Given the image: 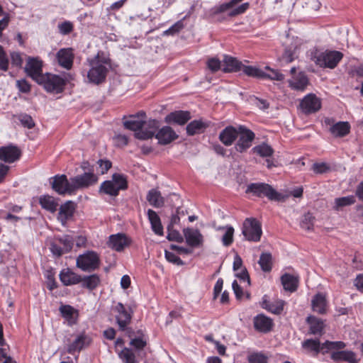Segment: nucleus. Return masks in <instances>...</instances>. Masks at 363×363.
Segmentation results:
<instances>
[{
	"label": "nucleus",
	"instance_id": "obj_26",
	"mask_svg": "<svg viewBox=\"0 0 363 363\" xmlns=\"http://www.w3.org/2000/svg\"><path fill=\"white\" fill-rule=\"evenodd\" d=\"M60 279L65 286L76 284L82 281L81 277L69 269H63L60 274Z\"/></svg>",
	"mask_w": 363,
	"mask_h": 363
},
{
	"label": "nucleus",
	"instance_id": "obj_30",
	"mask_svg": "<svg viewBox=\"0 0 363 363\" xmlns=\"http://www.w3.org/2000/svg\"><path fill=\"white\" fill-rule=\"evenodd\" d=\"M313 311L320 314H324L327 311V302L325 296L323 294H317L312 299Z\"/></svg>",
	"mask_w": 363,
	"mask_h": 363
},
{
	"label": "nucleus",
	"instance_id": "obj_34",
	"mask_svg": "<svg viewBox=\"0 0 363 363\" xmlns=\"http://www.w3.org/2000/svg\"><path fill=\"white\" fill-rule=\"evenodd\" d=\"M147 200L151 206L155 208L162 207L164 204V199L162 196L161 193L155 189L148 191Z\"/></svg>",
	"mask_w": 363,
	"mask_h": 363
},
{
	"label": "nucleus",
	"instance_id": "obj_64",
	"mask_svg": "<svg viewBox=\"0 0 363 363\" xmlns=\"http://www.w3.org/2000/svg\"><path fill=\"white\" fill-rule=\"evenodd\" d=\"M97 163L102 174L107 172V171L111 167V162L108 160H99Z\"/></svg>",
	"mask_w": 363,
	"mask_h": 363
},
{
	"label": "nucleus",
	"instance_id": "obj_44",
	"mask_svg": "<svg viewBox=\"0 0 363 363\" xmlns=\"http://www.w3.org/2000/svg\"><path fill=\"white\" fill-rule=\"evenodd\" d=\"M252 151L262 157H270L274 153L272 147L266 143L254 147Z\"/></svg>",
	"mask_w": 363,
	"mask_h": 363
},
{
	"label": "nucleus",
	"instance_id": "obj_51",
	"mask_svg": "<svg viewBox=\"0 0 363 363\" xmlns=\"http://www.w3.org/2000/svg\"><path fill=\"white\" fill-rule=\"evenodd\" d=\"M314 219L315 218L311 213H306L301 223V228L306 230H312L313 229Z\"/></svg>",
	"mask_w": 363,
	"mask_h": 363
},
{
	"label": "nucleus",
	"instance_id": "obj_29",
	"mask_svg": "<svg viewBox=\"0 0 363 363\" xmlns=\"http://www.w3.org/2000/svg\"><path fill=\"white\" fill-rule=\"evenodd\" d=\"M289 83L292 89L303 91L308 84V79L305 74L300 72L294 75L293 78L289 81Z\"/></svg>",
	"mask_w": 363,
	"mask_h": 363
},
{
	"label": "nucleus",
	"instance_id": "obj_56",
	"mask_svg": "<svg viewBox=\"0 0 363 363\" xmlns=\"http://www.w3.org/2000/svg\"><path fill=\"white\" fill-rule=\"evenodd\" d=\"M19 120L22 125L27 128H33L35 126V123L32 117L27 114H22L19 116Z\"/></svg>",
	"mask_w": 363,
	"mask_h": 363
},
{
	"label": "nucleus",
	"instance_id": "obj_18",
	"mask_svg": "<svg viewBox=\"0 0 363 363\" xmlns=\"http://www.w3.org/2000/svg\"><path fill=\"white\" fill-rule=\"evenodd\" d=\"M21 155L20 149L15 145L0 147V160L5 162L12 163L18 160Z\"/></svg>",
	"mask_w": 363,
	"mask_h": 363
},
{
	"label": "nucleus",
	"instance_id": "obj_15",
	"mask_svg": "<svg viewBox=\"0 0 363 363\" xmlns=\"http://www.w3.org/2000/svg\"><path fill=\"white\" fill-rule=\"evenodd\" d=\"M300 106L305 113H311L316 112L320 108L321 102L315 94H309L302 99Z\"/></svg>",
	"mask_w": 363,
	"mask_h": 363
},
{
	"label": "nucleus",
	"instance_id": "obj_48",
	"mask_svg": "<svg viewBox=\"0 0 363 363\" xmlns=\"http://www.w3.org/2000/svg\"><path fill=\"white\" fill-rule=\"evenodd\" d=\"M265 69L268 70L269 73L264 72V79L281 82L285 78L284 75L279 70L272 69L269 67H266Z\"/></svg>",
	"mask_w": 363,
	"mask_h": 363
},
{
	"label": "nucleus",
	"instance_id": "obj_59",
	"mask_svg": "<svg viewBox=\"0 0 363 363\" xmlns=\"http://www.w3.org/2000/svg\"><path fill=\"white\" fill-rule=\"evenodd\" d=\"M165 257L167 261L169 262H172L177 265H183L184 262L183 261L177 256L174 253L169 252L167 250L164 251Z\"/></svg>",
	"mask_w": 363,
	"mask_h": 363
},
{
	"label": "nucleus",
	"instance_id": "obj_5",
	"mask_svg": "<svg viewBox=\"0 0 363 363\" xmlns=\"http://www.w3.org/2000/svg\"><path fill=\"white\" fill-rule=\"evenodd\" d=\"M128 187L125 177L120 174H113L111 181H105L100 187V191L111 195L117 196L120 190L126 189Z\"/></svg>",
	"mask_w": 363,
	"mask_h": 363
},
{
	"label": "nucleus",
	"instance_id": "obj_50",
	"mask_svg": "<svg viewBox=\"0 0 363 363\" xmlns=\"http://www.w3.org/2000/svg\"><path fill=\"white\" fill-rule=\"evenodd\" d=\"M242 1V0H231L230 1H229L228 3H225L220 6H215L214 8L212 9V12H213V13L216 14V13H219L226 11L229 9L232 8L234 5H235L236 4H238Z\"/></svg>",
	"mask_w": 363,
	"mask_h": 363
},
{
	"label": "nucleus",
	"instance_id": "obj_20",
	"mask_svg": "<svg viewBox=\"0 0 363 363\" xmlns=\"http://www.w3.org/2000/svg\"><path fill=\"white\" fill-rule=\"evenodd\" d=\"M158 143L161 145H167L176 140L178 135L169 126H164L155 135Z\"/></svg>",
	"mask_w": 363,
	"mask_h": 363
},
{
	"label": "nucleus",
	"instance_id": "obj_8",
	"mask_svg": "<svg viewBox=\"0 0 363 363\" xmlns=\"http://www.w3.org/2000/svg\"><path fill=\"white\" fill-rule=\"evenodd\" d=\"M100 259L98 254L94 251L79 255L77 259V266L83 271H94L99 268Z\"/></svg>",
	"mask_w": 363,
	"mask_h": 363
},
{
	"label": "nucleus",
	"instance_id": "obj_7",
	"mask_svg": "<svg viewBox=\"0 0 363 363\" xmlns=\"http://www.w3.org/2000/svg\"><path fill=\"white\" fill-rule=\"evenodd\" d=\"M342 58V54L338 51H325L318 56H314L312 60L321 67L335 68Z\"/></svg>",
	"mask_w": 363,
	"mask_h": 363
},
{
	"label": "nucleus",
	"instance_id": "obj_53",
	"mask_svg": "<svg viewBox=\"0 0 363 363\" xmlns=\"http://www.w3.org/2000/svg\"><path fill=\"white\" fill-rule=\"evenodd\" d=\"M9 60L3 47H0V70L7 71L9 69Z\"/></svg>",
	"mask_w": 363,
	"mask_h": 363
},
{
	"label": "nucleus",
	"instance_id": "obj_31",
	"mask_svg": "<svg viewBox=\"0 0 363 363\" xmlns=\"http://www.w3.org/2000/svg\"><path fill=\"white\" fill-rule=\"evenodd\" d=\"M281 281L285 291L294 292L298 288V279L291 274H284L281 277Z\"/></svg>",
	"mask_w": 363,
	"mask_h": 363
},
{
	"label": "nucleus",
	"instance_id": "obj_57",
	"mask_svg": "<svg viewBox=\"0 0 363 363\" xmlns=\"http://www.w3.org/2000/svg\"><path fill=\"white\" fill-rule=\"evenodd\" d=\"M312 169L316 174H323L330 170V167L325 162L314 163L312 166Z\"/></svg>",
	"mask_w": 363,
	"mask_h": 363
},
{
	"label": "nucleus",
	"instance_id": "obj_40",
	"mask_svg": "<svg viewBox=\"0 0 363 363\" xmlns=\"http://www.w3.org/2000/svg\"><path fill=\"white\" fill-rule=\"evenodd\" d=\"M355 201H356L354 196L336 198L334 201V206L333 208L335 211H340L345 206L354 204Z\"/></svg>",
	"mask_w": 363,
	"mask_h": 363
},
{
	"label": "nucleus",
	"instance_id": "obj_3",
	"mask_svg": "<svg viewBox=\"0 0 363 363\" xmlns=\"http://www.w3.org/2000/svg\"><path fill=\"white\" fill-rule=\"evenodd\" d=\"M74 78L71 74H66L63 77L57 74L46 73L42 77V79L37 83L42 85L48 92L60 93L64 89L67 82Z\"/></svg>",
	"mask_w": 363,
	"mask_h": 363
},
{
	"label": "nucleus",
	"instance_id": "obj_12",
	"mask_svg": "<svg viewBox=\"0 0 363 363\" xmlns=\"http://www.w3.org/2000/svg\"><path fill=\"white\" fill-rule=\"evenodd\" d=\"M43 62L38 57H28L25 67V72L34 81L38 82L42 79L43 74Z\"/></svg>",
	"mask_w": 363,
	"mask_h": 363
},
{
	"label": "nucleus",
	"instance_id": "obj_36",
	"mask_svg": "<svg viewBox=\"0 0 363 363\" xmlns=\"http://www.w3.org/2000/svg\"><path fill=\"white\" fill-rule=\"evenodd\" d=\"M350 126L347 122H337L330 128V133L335 137H343L349 133Z\"/></svg>",
	"mask_w": 363,
	"mask_h": 363
},
{
	"label": "nucleus",
	"instance_id": "obj_23",
	"mask_svg": "<svg viewBox=\"0 0 363 363\" xmlns=\"http://www.w3.org/2000/svg\"><path fill=\"white\" fill-rule=\"evenodd\" d=\"M254 326L259 332L268 333L272 328L273 322L271 318L260 314L254 318Z\"/></svg>",
	"mask_w": 363,
	"mask_h": 363
},
{
	"label": "nucleus",
	"instance_id": "obj_49",
	"mask_svg": "<svg viewBox=\"0 0 363 363\" xmlns=\"http://www.w3.org/2000/svg\"><path fill=\"white\" fill-rule=\"evenodd\" d=\"M184 28V22L180 20L173 24L169 28L163 32V35H172L174 36L178 34L182 29Z\"/></svg>",
	"mask_w": 363,
	"mask_h": 363
},
{
	"label": "nucleus",
	"instance_id": "obj_10",
	"mask_svg": "<svg viewBox=\"0 0 363 363\" xmlns=\"http://www.w3.org/2000/svg\"><path fill=\"white\" fill-rule=\"evenodd\" d=\"M52 188L60 195L72 194L73 191L71 178L68 180L65 174L56 175L52 178Z\"/></svg>",
	"mask_w": 363,
	"mask_h": 363
},
{
	"label": "nucleus",
	"instance_id": "obj_9",
	"mask_svg": "<svg viewBox=\"0 0 363 363\" xmlns=\"http://www.w3.org/2000/svg\"><path fill=\"white\" fill-rule=\"evenodd\" d=\"M71 180L74 192L77 189H86L94 185L98 181V177L93 171H89L83 174L71 177Z\"/></svg>",
	"mask_w": 363,
	"mask_h": 363
},
{
	"label": "nucleus",
	"instance_id": "obj_61",
	"mask_svg": "<svg viewBox=\"0 0 363 363\" xmlns=\"http://www.w3.org/2000/svg\"><path fill=\"white\" fill-rule=\"evenodd\" d=\"M50 250L52 254L57 257H60L62 255L65 254L63 248L58 243V241H56V238L55 240L50 244Z\"/></svg>",
	"mask_w": 363,
	"mask_h": 363
},
{
	"label": "nucleus",
	"instance_id": "obj_21",
	"mask_svg": "<svg viewBox=\"0 0 363 363\" xmlns=\"http://www.w3.org/2000/svg\"><path fill=\"white\" fill-rule=\"evenodd\" d=\"M191 118V113L187 111H176L168 114L164 121L167 123H177L180 125H184Z\"/></svg>",
	"mask_w": 363,
	"mask_h": 363
},
{
	"label": "nucleus",
	"instance_id": "obj_1",
	"mask_svg": "<svg viewBox=\"0 0 363 363\" xmlns=\"http://www.w3.org/2000/svg\"><path fill=\"white\" fill-rule=\"evenodd\" d=\"M87 62L91 67L87 72L88 82L96 85L104 82L108 69L111 67L108 54L98 52L93 58H88Z\"/></svg>",
	"mask_w": 363,
	"mask_h": 363
},
{
	"label": "nucleus",
	"instance_id": "obj_45",
	"mask_svg": "<svg viewBox=\"0 0 363 363\" xmlns=\"http://www.w3.org/2000/svg\"><path fill=\"white\" fill-rule=\"evenodd\" d=\"M60 312L61 313L62 316L70 323H74L75 322L74 315L77 313V311L71 306L63 305L60 306Z\"/></svg>",
	"mask_w": 363,
	"mask_h": 363
},
{
	"label": "nucleus",
	"instance_id": "obj_62",
	"mask_svg": "<svg viewBox=\"0 0 363 363\" xmlns=\"http://www.w3.org/2000/svg\"><path fill=\"white\" fill-rule=\"evenodd\" d=\"M208 67L212 72H216L221 68V62L220 61L215 57L211 58L208 60L207 62Z\"/></svg>",
	"mask_w": 363,
	"mask_h": 363
},
{
	"label": "nucleus",
	"instance_id": "obj_14",
	"mask_svg": "<svg viewBox=\"0 0 363 363\" xmlns=\"http://www.w3.org/2000/svg\"><path fill=\"white\" fill-rule=\"evenodd\" d=\"M160 126V122L155 119L144 120V126L140 131L135 133V137L139 140L152 138Z\"/></svg>",
	"mask_w": 363,
	"mask_h": 363
},
{
	"label": "nucleus",
	"instance_id": "obj_58",
	"mask_svg": "<svg viewBox=\"0 0 363 363\" xmlns=\"http://www.w3.org/2000/svg\"><path fill=\"white\" fill-rule=\"evenodd\" d=\"M168 235L167 238L170 241H176L178 242H182L184 241L183 236L177 230H173L168 227Z\"/></svg>",
	"mask_w": 363,
	"mask_h": 363
},
{
	"label": "nucleus",
	"instance_id": "obj_41",
	"mask_svg": "<svg viewBox=\"0 0 363 363\" xmlns=\"http://www.w3.org/2000/svg\"><path fill=\"white\" fill-rule=\"evenodd\" d=\"M206 127V125L201 121L195 120L189 123L186 129L189 135H194L202 132Z\"/></svg>",
	"mask_w": 363,
	"mask_h": 363
},
{
	"label": "nucleus",
	"instance_id": "obj_63",
	"mask_svg": "<svg viewBox=\"0 0 363 363\" xmlns=\"http://www.w3.org/2000/svg\"><path fill=\"white\" fill-rule=\"evenodd\" d=\"M11 64L16 67H21L23 64V58L20 53L13 52L11 53Z\"/></svg>",
	"mask_w": 363,
	"mask_h": 363
},
{
	"label": "nucleus",
	"instance_id": "obj_35",
	"mask_svg": "<svg viewBox=\"0 0 363 363\" xmlns=\"http://www.w3.org/2000/svg\"><path fill=\"white\" fill-rule=\"evenodd\" d=\"M90 342V339L84 335H79L72 343H71L67 349L69 353H73L76 351H80L84 347L88 345Z\"/></svg>",
	"mask_w": 363,
	"mask_h": 363
},
{
	"label": "nucleus",
	"instance_id": "obj_39",
	"mask_svg": "<svg viewBox=\"0 0 363 363\" xmlns=\"http://www.w3.org/2000/svg\"><path fill=\"white\" fill-rule=\"evenodd\" d=\"M39 203L43 208L51 213L55 212L58 206V203L55 200V199L49 195H44L40 196L39 198Z\"/></svg>",
	"mask_w": 363,
	"mask_h": 363
},
{
	"label": "nucleus",
	"instance_id": "obj_33",
	"mask_svg": "<svg viewBox=\"0 0 363 363\" xmlns=\"http://www.w3.org/2000/svg\"><path fill=\"white\" fill-rule=\"evenodd\" d=\"M147 216L149 220L151 223L152 230L155 234L158 235H163V227L161 223V220L158 215L153 210L149 209L147 211Z\"/></svg>",
	"mask_w": 363,
	"mask_h": 363
},
{
	"label": "nucleus",
	"instance_id": "obj_19",
	"mask_svg": "<svg viewBox=\"0 0 363 363\" xmlns=\"http://www.w3.org/2000/svg\"><path fill=\"white\" fill-rule=\"evenodd\" d=\"M74 56L72 48H62L57 52L56 59L60 66L70 69L73 65Z\"/></svg>",
	"mask_w": 363,
	"mask_h": 363
},
{
	"label": "nucleus",
	"instance_id": "obj_25",
	"mask_svg": "<svg viewBox=\"0 0 363 363\" xmlns=\"http://www.w3.org/2000/svg\"><path fill=\"white\" fill-rule=\"evenodd\" d=\"M222 70L224 72H233L241 70L242 64L237 58L225 55L223 61Z\"/></svg>",
	"mask_w": 363,
	"mask_h": 363
},
{
	"label": "nucleus",
	"instance_id": "obj_4",
	"mask_svg": "<svg viewBox=\"0 0 363 363\" xmlns=\"http://www.w3.org/2000/svg\"><path fill=\"white\" fill-rule=\"evenodd\" d=\"M345 346V343L342 341H326L320 345V341L318 339H308L302 343V347L309 352H313L314 356H316L320 352L325 353L330 350L342 349Z\"/></svg>",
	"mask_w": 363,
	"mask_h": 363
},
{
	"label": "nucleus",
	"instance_id": "obj_37",
	"mask_svg": "<svg viewBox=\"0 0 363 363\" xmlns=\"http://www.w3.org/2000/svg\"><path fill=\"white\" fill-rule=\"evenodd\" d=\"M307 321L310 325V333L313 335H322L324 328V323L322 320L315 317L309 316Z\"/></svg>",
	"mask_w": 363,
	"mask_h": 363
},
{
	"label": "nucleus",
	"instance_id": "obj_43",
	"mask_svg": "<svg viewBox=\"0 0 363 363\" xmlns=\"http://www.w3.org/2000/svg\"><path fill=\"white\" fill-rule=\"evenodd\" d=\"M81 282H82L83 287L92 290L97 287L100 282V279L96 274H92L84 277L82 279Z\"/></svg>",
	"mask_w": 363,
	"mask_h": 363
},
{
	"label": "nucleus",
	"instance_id": "obj_42",
	"mask_svg": "<svg viewBox=\"0 0 363 363\" xmlns=\"http://www.w3.org/2000/svg\"><path fill=\"white\" fill-rule=\"evenodd\" d=\"M241 70L249 77L258 79H264L265 77L264 72L256 67L242 65Z\"/></svg>",
	"mask_w": 363,
	"mask_h": 363
},
{
	"label": "nucleus",
	"instance_id": "obj_52",
	"mask_svg": "<svg viewBox=\"0 0 363 363\" xmlns=\"http://www.w3.org/2000/svg\"><path fill=\"white\" fill-rule=\"evenodd\" d=\"M60 33L62 35L69 34L74 28V25L71 21H65L57 26Z\"/></svg>",
	"mask_w": 363,
	"mask_h": 363
},
{
	"label": "nucleus",
	"instance_id": "obj_28",
	"mask_svg": "<svg viewBox=\"0 0 363 363\" xmlns=\"http://www.w3.org/2000/svg\"><path fill=\"white\" fill-rule=\"evenodd\" d=\"M74 213V208L72 201H67L60 207L57 218L65 225L67 221L71 218Z\"/></svg>",
	"mask_w": 363,
	"mask_h": 363
},
{
	"label": "nucleus",
	"instance_id": "obj_46",
	"mask_svg": "<svg viewBox=\"0 0 363 363\" xmlns=\"http://www.w3.org/2000/svg\"><path fill=\"white\" fill-rule=\"evenodd\" d=\"M264 272H270L272 267V257L270 253H262L258 262Z\"/></svg>",
	"mask_w": 363,
	"mask_h": 363
},
{
	"label": "nucleus",
	"instance_id": "obj_32",
	"mask_svg": "<svg viewBox=\"0 0 363 363\" xmlns=\"http://www.w3.org/2000/svg\"><path fill=\"white\" fill-rule=\"evenodd\" d=\"M284 303L285 302L283 300H275L271 302L264 298L262 306L272 313L280 314L283 311Z\"/></svg>",
	"mask_w": 363,
	"mask_h": 363
},
{
	"label": "nucleus",
	"instance_id": "obj_6",
	"mask_svg": "<svg viewBox=\"0 0 363 363\" xmlns=\"http://www.w3.org/2000/svg\"><path fill=\"white\" fill-rule=\"evenodd\" d=\"M242 234L249 241H259L262 234L260 223L255 218H246L242 224Z\"/></svg>",
	"mask_w": 363,
	"mask_h": 363
},
{
	"label": "nucleus",
	"instance_id": "obj_16",
	"mask_svg": "<svg viewBox=\"0 0 363 363\" xmlns=\"http://www.w3.org/2000/svg\"><path fill=\"white\" fill-rule=\"evenodd\" d=\"M146 114L144 111H140L135 115L129 116L127 120L123 121V125L126 129L138 132L144 126V119Z\"/></svg>",
	"mask_w": 363,
	"mask_h": 363
},
{
	"label": "nucleus",
	"instance_id": "obj_27",
	"mask_svg": "<svg viewBox=\"0 0 363 363\" xmlns=\"http://www.w3.org/2000/svg\"><path fill=\"white\" fill-rule=\"evenodd\" d=\"M108 244L112 249L121 251L128 245V238L124 234L112 235L109 237Z\"/></svg>",
	"mask_w": 363,
	"mask_h": 363
},
{
	"label": "nucleus",
	"instance_id": "obj_60",
	"mask_svg": "<svg viewBox=\"0 0 363 363\" xmlns=\"http://www.w3.org/2000/svg\"><path fill=\"white\" fill-rule=\"evenodd\" d=\"M295 50H292L291 48L286 49L282 55V61L286 63L291 62L297 57Z\"/></svg>",
	"mask_w": 363,
	"mask_h": 363
},
{
	"label": "nucleus",
	"instance_id": "obj_54",
	"mask_svg": "<svg viewBox=\"0 0 363 363\" xmlns=\"http://www.w3.org/2000/svg\"><path fill=\"white\" fill-rule=\"evenodd\" d=\"M120 357L124 360L125 363H135V356L129 349L125 348L123 350L120 354Z\"/></svg>",
	"mask_w": 363,
	"mask_h": 363
},
{
	"label": "nucleus",
	"instance_id": "obj_38",
	"mask_svg": "<svg viewBox=\"0 0 363 363\" xmlns=\"http://www.w3.org/2000/svg\"><path fill=\"white\" fill-rule=\"evenodd\" d=\"M216 230L223 232L221 238L222 243L224 246H230L233 242L234 228L230 225L220 226L216 228Z\"/></svg>",
	"mask_w": 363,
	"mask_h": 363
},
{
	"label": "nucleus",
	"instance_id": "obj_17",
	"mask_svg": "<svg viewBox=\"0 0 363 363\" xmlns=\"http://www.w3.org/2000/svg\"><path fill=\"white\" fill-rule=\"evenodd\" d=\"M186 242L191 247H199L203 242V237L197 229L186 228L183 230Z\"/></svg>",
	"mask_w": 363,
	"mask_h": 363
},
{
	"label": "nucleus",
	"instance_id": "obj_11",
	"mask_svg": "<svg viewBox=\"0 0 363 363\" xmlns=\"http://www.w3.org/2000/svg\"><path fill=\"white\" fill-rule=\"evenodd\" d=\"M240 135L235 145V150L239 152H243L252 145L255 139V133L242 125L238 128Z\"/></svg>",
	"mask_w": 363,
	"mask_h": 363
},
{
	"label": "nucleus",
	"instance_id": "obj_55",
	"mask_svg": "<svg viewBox=\"0 0 363 363\" xmlns=\"http://www.w3.org/2000/svg\"><path fill=\"white\" fill-rule=\"evenodd\" d=\"M249 363H267V357L261 353H253L248 356Z\"/></svg>",
	"mask_w": 363,
	"mask_h": 363
},
{
	"label": "nucleus",
	"instance_id": "obj_47",
	"mask_svg": "<svg viewBox=\"0 0 363 363\" xmlns=\"http://www.w3.org/2000/svg\"><path fill=\"white\" fill-rule=\"evenodd\" d=\"M56 241H58V243L63 248L65 253L69 252L72 248L73 240L69 235H64L61 238H56Z\"/></svg>",
	"mask_w": 363,
	"mask_h": 363
},
{
	"label": "nucleus",
	"instance_id": "obj_13",
	"mask_svg": "<svg viewBox=\"0 0 363 363\" xmlns=\"http://www.w3.org/2000/svg\"><path fill=\"white\" fill-rule=\"evenodd\" d=\"M114 311L117 313L116 315V320L120 330H128V328L127 326L131 321L133 311L130 309L128 310L121 303H117L115 306Z\"/></svg>",
	"mask_w": 363,
	"mask_h": 363
},
{
	"label": "nucleus",
	"instance_id": "obj_22",
	"mask_svg": "<svg viewBox=\"0 0 363 363\" xmlns=\"http://www.w3.org/2000/svg\"><path fill=\"white\" fill-rule=\"evenodd\" d=\"M238 136V131L233 126H228L223 129L220 135V140L226 146L231 145Z\"/></svg>",
	"mask_w": 363,
	"mask_h": 363
},
{
	"label": "nucleus",
	"instance_id": "obj_24",
	"mask_svg": "<svg viewBox=\"0 0 363 363\" xmlns=\"http://www.w3.org/2000/svg\"><path fill=\"white\" fill-rule=\"evenodd\" d=\"M331 359L335 362L345 361L348 363H358L359 362L356 354L349 350L334 352L331 354Z\"/></svg>",
	"mask_w": 363,
	"mask_h": 363
},
{
	"label": "nucleus",
	"instance_id": "obj_2",
	"mask_svg": "<svg viewBox=\"0 0 363 363\" xmlns=\"http://www.w3.org/2000/svg\"><path fill=\"white\" fill-rule=\"evenodd\" d=\"M246 192L259 197L266 196L269 200L276 201H284L289 196V194L277 192L272 186L265 183L250 184L247 186Z\"/></svg>",
	"mask_w": 363,
	"mask_h": 363
}]
</instances>
